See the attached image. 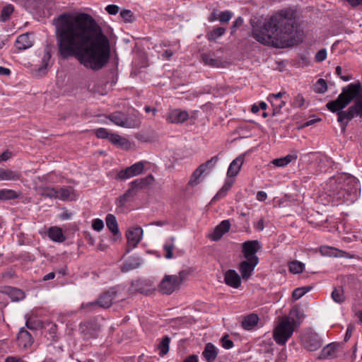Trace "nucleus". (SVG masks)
Returning <instances> with one entry per match:
<instances>
[{
    "label": "nucleus",
    "instance_id": "f257e3e1",
    "mask_svg": "<svg viewBox=\"0 0 362 362\" xmlns=\"http://www.w3.org/2000/svg\"><path fill=\"white\" fill-rule=\"evenodd\" d=\"M60 56L76 58L81 64L94 71L108 62L110 42L101 27L89 14L65 12L52 20Z\"/></svg>",
    "mask_w": 362,
    "mask_h": 362
},
{
    "label": "nucleus",
    "instance_id": "f03ea898",
    "mask_svg": "<svg viewBox=\"0 0 362 362\" xmlns=\"http://www.w3.org/2000/svg\"><path fill=\"white\" fill-rule=\"evenodd\" d=\"M252 37L259 43L274 47L293 46L302 41L296 12L285 8L266 18L252 28Z\"/></svg>",
    "mask_w": 362,
    "mask_h": 362
},
{
    "label": "nucleus",
    "instance_id": "7ed1b4c3",
    "mask_svg": "<svg viewBox=\"0 0 362 362\" xmlns=\"http://www.w3.org/2000/svg\"><path fill=\"white\" fill-rule=\"evenodd\" d=\"M332 188L329 195L339 202L352 204L356 201L360 194L358 180L351 175H344L330 180Z\"/></svg>",
    "mask_w": 362,
    "mask_h": 362
},
{
    "label": "nucleus",
    "instance_id": "20e7f679",
    "mask_svg": "<svg viewBox=\"0 0 362 362\" xmlns=\"http://www.w3.org/2000/svg\"><path fill=\"white\" fill-rule=\"evenodd\" d=\"M360 83H351L343 87L341 93L337 99L331 100L326 104L328 110L333 113H338L349 105L354 99L360 95L361 90Z\"/></svg>",
    "mask_w": 362,
    "mask_h": 362
},
{
    "label": "nucleus",
    "instance_id": "39448f33",
    "mask_svg": "<svg viewBox=\"0 0 362 362\" xmlns=\"http://www.w3.org/2000/svg\"><path fill=\"white\" fill-rule=\"evenodd\" d=\"M296 321L290 317L280 318L273 330V338L279 345H285L292 337L296 327Z\"/></svg>",
    "mask_w": 362,
    "mask_h": 362
},
{
    "label": "nucleus",
    "instance_id": "423d86ee",
    "mask_svg": "<svg viewBox=\"0 0 362 362\" xmlns=\"http://www.w3.org/2000/svg\"><path fill=\"white\" fill-rule=\"evenodd\" d=\"M337 115V122L340 124L341 131H345L349 122L355 117L362 118V90L355 99L354 103L346 110H341Z\"/></svg>",
    "mask_w": 362,
    "mask_h": 362
},
{
    "label": "nucleus",
    "instance_id": "0eeeda50",
    "mask_svg": "<svg viewBox=\"0 0 362 362\" xmlns=\"http://www.w3.org/2000/svg\"><path fill=\"white\" fill-rule=\"evenodd\" d=\"M184 276L185 274L182 272L178 275H165L159 284V290L164 294H171L180 288Z\"/></svg>",
    "mask_w": 362,
    "mask_h": 362
},
{
    "label": "nucleus",
    "instance_id": "6e6552de",
    "mask_svg": "<svg viewBox=\"0 0 362 362\" xmlns=\"http://www.w3.org/2000/svg\"><path fill=\"white\" fill-rule=\"evenodd\" d=\"M122 290L121 286H116L104 292L98 299L99 307L107 308L112 305L116 298L121 297L122 299L123 296H121Z\"/></svg>",
    "mask_w": 362,
    "mask_h": 362
},
{
    "label": "nucleus",
    "instance_id": "1a4fd4ad",
    "mask_svg": "<svg viewBox=\"0 0 362 362\" xmlns=\"http://www.w3.org/2000/svg\"><path fill=\"white\" fill-rule=\"evenodd\" d=\"M219 158L218 156H214L211 158L209 160L201 164L192 173L191 179L189 180V185L195 186L199 183L198 179L200 176L206 173L207 170H211L218 161Z\"/></svg>",
    "mask_w": 362,
    "mask_h": 362
},
{
    "label": "nucleus",
    "instance_id": "9d476101",
    "mask_svg": "<svg viewBox=\"0 0 362 362\" xmlns=\"http://www.w3.org/2000/svg\"><path fill=\"white\" fill-rule=\"evenodd\" d=\"M304 347L309 351H315L322 346V340L319 335L313 332L305 333L301 338Z\"/></svg>",
    "mask_w": 362,
    "mask_h": 362
},
{
    "label": "nucleus",
    "instance_id": "9b49d317",
    "mask_svg": "<svg viewBox=\"0 0 362 362\" xmlns=\"http://www.w3.org/2000/svg\"><path fill=\"white\" fill-rule=\"evenodd\" d=\"M261 248L262 245L258 240H247L242 245V253L245 259L253 260V258H256L259 262V257L256 254Z\"/></svg>",
    "mask_w": 362,
    "mask_h": 362
},
{
    "label": "nucleus",
    "instance_id": "f8f14e48",
    "mask_svg": "<svg viewBox=\"0 0 362 362\" xmlns=\"http://www.w3.org/2000/svg\"><path fill=\"white\" fill-rule=\"evenodd\" d=\"M258 263L256 258H253V260L245 259L239 263L238 269L243 281H247L252 276Z\"/></svg>",
    "mask_w": 362,
    "mask_h": 362
},
{
    "label": "nucleus",
    "instance_id": "ddd939ff",
    "mask_svg": "<svg viewBox=\"0 0 362 362\" xmlns=\"http://www.w3.org/2000/svg\"><path fill=\"white\" fill-rule=\"evenodd\" d=\"M144 170V162L139 161L124 170H121L117 174V177L122 180H127L141 174Z\"/></svg>",
    "mask_w": 362,
    "mask_h": 362
},
{
    "label": "nucleus",
    "instance_id": "4468645a",
    "mask_svg": "<svg viewBox=\"0 0 362 362\" xmlns=\"http://www.w3.org/2000/svg\"><path fill=\"white\" fill-rule=\"evenodd\" d=\"M153 290V286L149 280L137 279L131 284L129 291L130 293H148Z\"/></svg>",
    "mask_w": 362,
    "mask_h": 362
},
{
    "label": "nucleus",
    "instance_id": "2eb2a0df",
    "mask_svg": "<svg viewBox=\"0 0 362 362\" xmlns=\"http://www.w3.org/2000/svg\"><path fill=\"white\" fill-rule=\"evenodd\" d=\"M110 120L115 124L124 128H134V122L129 119L124 113L115 112L110 114L108 117Z\"/></svg>",
    "mask_w": 362,
    "mask_h": 362
},
{
    "label": "nucleus",
    "instance_id": "dca6fc26",
    "mask_svg": "<svg viewBox=\"0 0 362 362\" xmlns=\"http://www.w3.org/2000/svg\"><path fill=\"white\" fill-rule=\"evenodd\" d=\"M126 235L128 245L134 248L142 238L143 230L139 226L133 227L127 231Z\"/></svg>",
    "mask_w": 362,
    "mask_h": 362
},
{
    "label": "nucleus",
    "instance_id": "f3484780",
    "mask_svg": "<svg viewBox=\"0 0 362 362\" xmlns=\"http://www.w3.org/2000/svg\"><path fill=\"white\" fill-rule=\"evenodd\" d=\"M230 228V223L229 220H223L215 227L213 232L209 234V238L213 241H218L225 233L229 231Z\"/></svg>",
    "mask_w": 362,
    "mask_h": 362
},
{
    "label": "nucleus",
    "instance_id": "a211bd4d",
    "mask_svg": "<svg viewBox=\"0 0 362 362\" xmlns=\"http://www.w3.org/2000/svg\"><path fill=\"white\" fill-rule=\"evenodd\" d=\"M188 118L189 114L187 111L174 109L168 113L166 120L172 124H181L187 121Z\"/></svg>",
    "mask_w": 362,
    "mask_h": 362
},
{
    "label": "nucleus",
    "instance_id": "6ab92c4d",
    "mask_svg": "<svg viewBox=\"0 0 362 362\" xmlns=\"http://www.w3.org/2000/svg\"><path fill=\"white\" fill-rule=\"evenodd\" d=\"M154 180V177L151 174L148 175L145 177L138 178L131 182L129 189H133V196L136 195L138 190L150 185Z\"/></svg>",
    "mask_w": 362,
    "mask_h": 362
},
{
    "label": "nucleus",
    "instance_id": "aec40b11",
    "mask_svg": "<svg viewBox=\"0 0 362 362\" xmlns=\"http://www.w3.org/2000/svg\"><path fill=\"white\" fill-rule=\"evenodd\" d=\"M339 346V343L332 342L327 344L321 351L318 358L325 360L336 358L338 355Z\"/></svg>",
    "mask_w": 362,
    "mask_h": 362
},
{
    "label": "nucleus",
    "instance_id": "412c9836",
    "mask_svg": "<svg viewBox=\"0 0 362 362\" xmlns=\"http://www.w3.org/2000/svg\"><path fill=\"white\" fill-rule=\"evenodd\" d=\"M286 95V92H279L278 93H272L268 96V100L273 107L274 114L279 113L281 108L286 105V101L282 100V96Z\"/></svg>",
    "mask_w": 362,
    "mask_h": 362
},
{
    "label": "nucleus",
    "instance_id": "4be33fe9",
    "mask_svg": "<svg viewBox=\"0 0 362 362\" xmlns=\"http://www.w3.org/2000/svg\"><path fill=\"white\" fill-rule=\"evenodd\" d=\"M241 276L234 269H228L224 274V281L228 286L238 288L241 285Z\"/></svg>",
    "mask_w": 362,
    "mask_h": 362
},
{
    "label": "nucleus",
    "instance_id": "5701e85b",
    "mask_svg": "<svg viewBox=\"0 0 362 362\" xmlns=\"http://www.w3.org/2000/svg\"><path fill=\"white\" fill-rule=\"evenodd\" d=\"M245 161V154H240L235 158L229 165L227 170V176L228 177H236Z\"/></svg>",
    "mask_w": 362,
    "mask_h": 362
},
{
    "label": "nucleus",
    "instance_id": "b1692460",
    "mask_svg": "<svg viewBox=\"0 0 362 362\" xmlns=\"http://www.w3.org/2000/svg\"><path fill=\"white\" fill-rule=\"evenodd\" d=\"M17 340L18 346L23 349H28L33 343V339L31 334L24 328L20 329L17 336Z\"/></svg>",
    "mask_w": 362,
    "mask_h": 362
},
{
    "label": "nucleus",
    "instance_id": "393cba45",
    "mask_svg": "<svg viewBox=\"0 0 362 362\" xmlns=\"http://www.w3.org/2000/svg\"><path fill=\"white\" fill-rule=\"evenodd\" d=\"M35 191L40 196L45 198L55 199L57 196V188L47 186L45 184L35 187Z\"/></svg>",
    "mask_w": 362,
    "mask_h": 362
},
{
    "label": "nucleus",
    "instance_id": "a878e982",
    "mask_svg": "<svg viewBox=\"0 0 362 362\" xmlns=\"http://www.w3.org/2000/svg\"><path fill=\"white\" fill-rule=\"evenodd\" d=\"M218 354L217 347L212 343H207L202 352V356L206 362H214Z\"/></svg>",
    "mask_w": 362,
    "mask_h": 362
},
{
    "label": "nucleus",
    "instance_id": "bb28decb",
    "mask_svg": "<svg viewBox=\"0 0 362 362\" xmlns=\"http://www.w3.org/2000/svg\"><path fill=\"white\" fill-rule=\"evenodd\" d=\"M49 238L55 243H62L66 240L62 229L58 226H51L47 230Z\"/></svg>",
    "mask_w": 362,
    "mask_h": 362
},
{
    "label": "nucleus",
    "instance_id": "cd10ccee",
    "mask_svg": "<svg viewBox=\"0 0 362 362\" xmlns=\"http://www.w3.org/2000/svg\"><path fill=\"white\" fill-rule=\"evenodd\" d=\"M31 35L28 33L19 35L16 40V47L19 50H25L33 46Z\"/></svg>",
    "mask_w": 362,
    "mask_h": 362
},
{
    "label": "nucleus",
    "instance_id": "c85d7f7f",
    "mask_svg": "<svg viewBox=\"0 0 362 362\" xmlns=\"http://www.w3.org/2000/svg\"><path fill=\"white\" fill-rule=\"evenodd\" d=\"M21 177V173L11 169L0 168V181H17Z\"/></svg>",
    "mask_w": 362,
    "mask_h": 362
},
{
    "label": "nucleus",
    "instance_id": "c756f323",
    "mask_svg": "<svg viewBox=\"0 0 362 362\" xmlns=\"http://www.w3.org/2000/svg\"><path fill=\"white\" fill-rule=\"evenodd\" d=\"M258 321V315L252 313L243 317L241 326L245 330H251L257 325Z\"/></svg>",
    "mask_w": 362,
    "mask_h": 362
},
{
    "label": "nucleus",
    "instance_id": "7c9ffc66",
    "mask_svg": "<svg viewBox=\"0 0 362 362\" xmlns=\"http://www.w3.org/2000/svg\"><path fill=\"white\" fill-rule=\"evenodd\" d=\"M109 141L121 148H127L129 146V141L126 138L122 137L117 134H110Z\"/></svg>",
    "mask_w": 362,
    "mask_h": 362
},
{
    "label": "nucleus",
    "instance_id": "2f4dec72",
    "mask_svg": "<svg viewBox=\"0 0 362 362\" xmlns=\"http://www.w3.org/2000/svg\"><path fill=\"white\" fill-rule=\"evenodd\" d=\"M73 189L71 187H63L57 189V196L55 199L66 202L72 200L71 194H72Z\"/></svg>",
    "mask_w": 362,
    "mask_h": 362
},
{
    "label": "nucleus",
    "instance_id": "473e14b6",
    "mask_svg": "<svg viewBox=\"0 0 362 362\" xmlns=\"http://www.w3.org/2000/svg\"><path fill=\"white\" fill-rule=\"evenodd\" d=\"M202 59L204 64L213 68H219L222 66V61L218 58H214L211 54H203Z\"/></svg>",
    "mask_w": 362,
    "mask_h": 362
},
{
    "label": "nucleus",
    "instance_id": "72a5a7b5",
    "mask_svg": "<svg viewBox=\"0 0 362 362\" xmlns=\"http://www.w3.org/2000/svg\"><path fill=\"white\" fill-rule=\"evenodd\" d=\"M233 184V180H226L223 187L218 190L212 199V202H216L226 197Z\"/></svg>",
    "mask_w": 362,
    "mask_h": 362
},
{
    "label": "nucleus",
    "instance_id": "f704fd0d",
    "mask_svg": "<svg viewBox=\"0 0 362 362\" xmlns=\"http://www.w3.org/2000/svg\"><path fill=\"white\" fill-rule=\"evenodd\" d=\"M106 225L108 229L114 234L119 233V228L116 217L111 214H108L105 218Z\"/></svg>",
    "mask_w": 362,
    "mask_h": 362
},
{
    "label": "nucleus",
    "instance_id": "c9c22d12",
    "mask_svg": "<svg viewBox=\"0 0 362 362\" xmlns=\"http://www.w3.org/2000/svg\"><path fill=\"white\" fill-rule=\"evenodd\" d=\"M20 193L10 189H0V201L13 200L18 198Z\"/></svg>",
    "mask_w": 362,
    "mask_h": 362
},
{
    "label": "nucleus",
    "instance_id": "e433bc0d",
    "mask_svg": "<svg viewBox=\"0 0 362 362\" xmlns=\"http://www.w3.org/2000/svg\"><path fill=\"white\" fill-rule=\"evenodd\" d=\"M226 29L222 27L214 28L206 33V38L209 41H216L218 38L223 36Z\"/></svg>",
    "mask_w": 362,
    "mask_h": 362
},
{
    "label": "nucleus",
    "instance_id": "4c0bfd02",
    "mask_svg": "<svg viewBox=\"0 0 362 362\" xmlns=\"http://www.w3.org/2000/svg\"><path fill=\"white\" fill-rule=\"evenodd\" d=\"M175 238L170 237L165 240V244L163 245V250L165 252L164 257L166 259H172L173 257V250L175 248Z\"/></svg>",
    "mask_w": 362,
    "mask_h": 362
},
{
    "label": "nucleus",
    "instance_id": "58836bf2",
    "mask_svg": "<svg viewBox=\"0 0 362 362\" xmlns=\"http://www.w3.org/2000/svg\"><path fill=\"white\" fill-rule=\"evenodd\" d=\"M140 262L139 258L131 257L123 264L122 272H128L139 267Z\"/></svg>",
    "mask_w": 362,
    "mask_h": 362
},
{
    "label": "nucleus",
    "instance_id": "ea45409f",
    "mask_svg": "<svg viewBox=\"0 0 362 362\" xmlns=\"http://www.w3.org/2000/svg\"><path fill=\"white\" fill-rule=\"evenodd\" d=\"M289 272L293 274H298L303 272L305 264L298 260L291 261L288 263Z\"/></svg>",
    "mask_w": 362,
    "mask_h": 362
},
{
    "label": "nucleus",
    "instance_id": "a19ab883",
    "mask_svg": "<svg viewBox=\"0 0 362 362\" xmlns=\"http://www.w3.org/2000/svg\"><path fill=\"white\" fill-rule=\"evenodd\" d=\"M93 324L90 322H84L80 323V331L83 334L84 337L90 338L95 337V333L91 330Z\"/></svg>",
    "mask_w": 362,
    "mask_h": 362
},
{
    "label": "nucleus",
    "instance_id": "79ce46f5",
    "mask_svg": "<svg viewBox=\"0 0 362 362\" xmlns=\"http://www.w3.org/2000/svg\"><path fill=\"white\" fill-rule=\"evenodd\" d=\"M296 156L293 155H287L284 157L276 158L272 160V163L278 167H285L288 165L292 160H296Z\"/></svg>",
    "mask_w": 362,
    "mask_h": 362
},
{
    "label": "nucleus",
    "instance_id": "37998d69",
    "mask_svg": "<svg viewBox=\"0 0 362 362\" xmlns=\"http://www.w3.org/2000/svg\"><path fill=\"white\" fill-rule=\"evenodd\" d=\"M6 293L13 301H19L24 298V293L18 288L9 287L7 288Z\"/></svg>",
    "mask_w": 362,
    "mask_h": 362
},
{
    "label": "nucleus",
    "instance_id": "c03bdc74",
    "mask_svg": "<svg viewBox=\"0 0 362 362\" xmlns=\"http://www.w3.org/2000/svg\"><path fill=\"white\" fill-rule=\"evenodd\" d=\"M170 339L169 337H164L160 344L158 345L157 349L159 350L160 356H163L169 351V344Z\"/></svg>",
    "mask_w": 362,
    "mask_h": 362
},
{
    "label": "nucleus",
    "instance_id": "a18cd8bd",
    "mask_svg": "<svg viewBox=\"0 0 362 362\" xmlns=\"http://www.w3.org/2000/svg\"><path fill=\"white\" fill-rule=\"evenodd\" d=\"M14 11V6L12 4H7L1 10V14H0V21L5 22L8 21L11 14Z\"/></svg>",
    "mask_w": 362,
    "mask_h": 362
},
{
    "label": "nucleus",
    "instance_id": "49530a36",
    "mask_svg": "<svg viewBox=\"0 0 362 362\" xmlns=\"http://www.w3.org/2000/svg\"><path fill=\"white\" fill-rule=\"evenodd\" d=\"M331 296L333 300L337 303H341L345 300V296L341 288H334Z\"/></svg>",
    "mask_w": 362,
    "mask_h": 362
},
{
    "label": "nucleus",
    "instance_id": "de8ad7c7",
    "mask_svg": "<svg viewBox=\"0 0 362 362\" xmlns=\"http://www.w3.org/2000/svg\"><path fill=\"white\" fill-rule=\"evenodd\" d=\"M313 89L316 93H325L327 90V84L326 81L323 78H319L314 84Z\"/></svg>",
    "mask_w": 362,
    "mask_h": 362
},
{
    "label": "nucleus",
    "instance_id": "09e8293b",
    "mask_svg": "<svg viewBox=\"0 0 362 362\" xmlns=\"http://www.w3.org/2000/svg\"><path fill=\"white\" fill-rule=\"evenodd\" d=\"M310 287L309 286H303L296 288L293 290L292 293V298L293 300H297L303 297L307 292L310 290Z\"/></svg>",
    "mask_w": 362,
    "mask_h": 362
},
{
    "label": "nucleus",
    "instance_id": "8fccbe9b",
    "mask_svg": "<svg viewBox=\"0 0 362 362\" xmlns=\"http://www.w3.org/2000/svg\"><path fill=\"white\" fill-rule=\"evenodd\" d=\"M25 325L28 329L30 330H36L38 328L41 327L42 324V322L33 317H29L25 322Z\"/></svg>",
    "mask_w": 362,
    "mask_h": 362
},
{
    "label": "nucleus",
    "instance_id": "3c124183",
    "mask_svg": "<svg viewBox=\"0 0 362 362\" xmlns=\"http://www.w3.org/2000/svg\"><path fill=\"white\" fill-rule=\"evenodd\" d=\"M221 344L223 348L230 349L234 346L233 341L229 339L228 334L224 335L221 339Z\"/></svg>",
    "mask_w": 362,
    "mask_h": 362
},
{
    "label": "nucleus",
    "instance_id": "603ef678",
    "mask_svg": "<svg viewBox=\"0 0 362 362\" xmlns=\"http://www.w3.org/2000/svg\"><path fill=\"white\" fill-rule=\"evenodd\" d=\"M233 16V13L229 11H225L220 13L218 20L221 23H227L230 21Z\"/></svg>",
    "mask_w": 362,
    "mask_h": 362
},
{
    "label": "nucleus",
    "instance_id": "864d4df0",
    "mask_svg": "<svg viewBox=\"0 0 362 362\" xmlns=\"http://www.w3.org/2000/svg\"><path fill=\"white\" fill-rule=\"evenodd\" d=\"M98 307H99L98 300L93 302L82 303V305H81V308L86 311H93L95 310Z\"/></svg>",
    "mask_w": 362,
    "mask_h": 362
},
{
    "label": "nucleus",
    "instance_id": "5fc2aeb1",
    "mask_svg": "<svg viewBox=\"0 0 362 362\" xmlns=\"http://www.w3.org/2000/svg\"><path fill=\"white\" fill-rule=\"evenodd\" d=\"M110 134L109 131L105 128H98L95 129V135L99 139H109Z\"/></svg>",
    "mask_w": 362,
    "mask_h": 362
},
{
    "label": "nucleus",
    "instance_id": "6e6d98bb",
    "mask_svg": "<svg viewBox=\"0 0 362 362\" xmlns=\"http://www.w3.org/2000/svg\"><path fill=\"white\" fill-rule=\"evenodd\" d=\"M133 189H128L122 196L118 199L120 206H123L128 201L129 198L133 197Z\"/></svg>",
    "mask_w": 362,
    "mask_h": 362
},
{
    "label": "nucleus",
    "instance_id": "4d7b16f0",
    "mask_svg": "<svg viewBox=\"0 0 362 362\" xmlns=\"http://www.w3.org/2000/svg\"><path fill=\"white\" fill-rule=\"evenodd\" d=\"M120 16L124 21L130 23L133 21V14L130 10H123L120 12Z\"/></svg>",
    "mask_w": 362,
    "mask_h": 362
},
{
    "label": "nucleus",
    "instance_id": "13d9d810",
    "mask_svg": "<svg viewBox=\"0 0 362 362\" xmlns=\"http://www.w3.org/2000/svg\"><path fill=\"white\" fill-rule=\"evenodd\" d=\"M92 228L96 231H100L104 228V223L100 218H95L92 223Z\"/></svg>",
    "mask_w": 362,
    "mask_h": 362
},
{
    "label": "nucleus",
    "instance_id": "bf43d9fd",
    "mask_svg": "<svg viewBox=\"0 0 362 362\" xmlns=\"http://www.w3.org/2000/svg\"><path fill=\"white\" fill-rule=\"evenodd\" d=\"M305 103L303 96L301 94H298L293 99V105L296 107H301Z\"/></svg>",
    "mask_w": 362,
    "mask_h": 362
},
{
    "label": "nucleus",
    "instance_id": "052dcab7",
    "mask_svg": "<svg viewBox=\"0 0 362 362\" xmlns=\"http://www.w3.org/2000/svg\"><path fill=\"white\" fill-rule=\"evenodd\" d=\"M327 57V51L325 49H322L319 50L315 57V59L316 62H321L324 61Z\"/></svg>",
    "mask_w": 362,
    "mask_h": 362
},
{
    "label": "nucleus",
    "instance_id": "680f3d73",
    "mask_svg": "<svg viewBox=\"0 0 362 362\" xmlns=\"http://www.w3.org/2000/svg\"><path fill=\"white\" fill-rule=\"evenodd\" d=\"M51 54L49 52L46 51L42 57V62L44 68H47L50 65Z\"/></svg>",
    "mask_w": 362,
    "mask_h": 362
},
{
    "label": "nucleus",
    "instance_id": "e2e57ef3",
    "mask_svg": "<svg viewBox=\"0 0 362 362\" xmlns=\"http://www.w3.org/2000/svg\"><path fill=\"white\" fill-rule=\"evenodd\" d=\"M119 7L115 4L107 5L105 8V11L110 15H115L119 12Z\"/></svg>",
    "mask_w": 362,
    "mask_h": 362
},
{
    "label": "nucleus",
    "instance_id": "0e129e2a",
    "mask_svg": "<svg viewBox=\"0 0 362 362\" xmlns=\"http://www.w3.org/2000/svg\"><path fill=\"white\" fill-rule=\"evenodd\" d=\"M243 23V18L242 17H238L236 18V20L233 22V25L231 27V34L233 35L235 31L236 28Z\"/></svg>",
    "mask_w": 362,
    "mask_h": 362
},
{
    "label": "nucleus",
    "instance_id": "69168bd1",
    "mask_svg": "<svg viewBox=\"0 0 362 362\" xmlns=\"http://www.w3.org/2000/svg\"><path fill=\"white\" fill-rule=\"evenodd\" d=\"M4 362H28L23 357L9 356L5 358Z\"/></svg>",
    "mask_w": 362,
    "mask_h": 362
},
{
    "label": "nucleus",
    "instance_id": "338daca9",
    "mask_svg": "<svg viewBox=\"0 0 362 362\" xmlns=\"http://www.w3.org/2000/svg\"><path fill=\"white\" fill-rule=\"evenodd\" d=\"M12 156V153L9 151H5L0 155V163L2 161H6Z\"/></svg>",
    "mask_w": 362,
    "mask_h": 362
},
{
    "label": "nucleus",
    "instance_id": "774afa93",
    "mask_svg": "<svg viewBox=\"0 0 362 362\" xmlns=\"http://www.w3.org/2000/svg\"><path fill=\"white\" fill-rule=\"evenodd\" d=\"M256 198L259 202H264V201H265L267 199V194L264 191H259L257 193Z\"/></svg>",
    "mask_w": 362,
    "mask_h": 362
}]
</instances>
